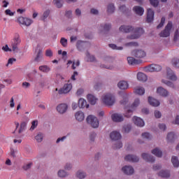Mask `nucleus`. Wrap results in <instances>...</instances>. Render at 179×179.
I'll list each match as a JSON object with an SVG mask.
<instances>
[{"label":"nucleus","mask_w":179,"mask_h":179,"mask_svg":"<svg viewBox=\"0 0 179 179\" xmlns=\"http://www.w3.org/2000/svg\"><path fill=\"white\" fill-rule=\"evenodd\" d=\"M60 44H62V47L66 48V47H68V39L65 38H62L60 39Z\"/></svg>","instance_id":"54"},{"label":"nucleus","mask_w":179,"mask_h":179,"mask_svg":"<svg viewBox=\"0 0 179 179\" xmlns=\"http://www.w3.org/2000/svg\"><path fill=\"white\" fill-rule=\"evenodd\" d=\"M158 128L159 129H160V131H162L163 132H164V131L167 129V126L164 123H159L158 124Z\"/></svg>","instance_id":"59"},{"label":"nucleus","mask_w":179,"mask_h":179,"mask_svg":"<svg viewBox=\"0 0 179 179\" xmlns=\"http://www.w3.org/2000/svg\"><path fill=\"white\" fill-rule=\"evenodd\" d=\"M121 148H122V143L121 141H118L113 145V148L115 149H121Z\"/></svg>","instance_id":"63"},{"label":"nucleus","mask_w":179,"mask_h":179,"mask_svg":"<svg viewBox=\"0 0 179 179\" xmlns=\"http://www.w3.org/2000/svg\"><path fill=\"white\" fill-rule=\"evenodd\" d=\"M132 120L134 125H136V127H139L140 128L145 127V121H143L142 118L137 116H134Z\"/></svg>","instance_id":"14"},{"label":"nucleus","mask_w":179,"mask_h":179,"mask_svg":"<svg viewBox=\"0 0 179 179\" xmlns=\"http://www.w3.org/2000/svg\"><path fill=\"white\" fill-rule=\"evenodd\" d=\"M128 96H127V94L123 95V99L120 101L121 104H122L123 106H125L124 107V110L125 108H129V107H128Z\"/></svg>","instance_id":"40"},{"label":"nucleus","mask_w":179,"mask_h":179,"mask_svg":"<svg viewBox=\"0 0 179 179\" xmlns=\"http://www.w3.org/2000/svg\"><path fill=\"white\" fill-rule=\"evenodd\" d=\"M162 166L160 164H156L152 166V170L154 171H159V170H162Z\"/></svg>","instance_id":"58"},{"label":"nucleus","mask_w":179,"mask_h":179,"mask_svg":"<svg viewBox=\"0 0 179 179\" xmlns=\"http://www.w3.org/2000/svg\"><path fill=\"white\" fill-rule=\"evenodd\" d=\"M131 129V124H125L123 126L122 131L125 134H128L129 132H130Z\"/></svg>","instance_id":"51"},{"label":"nucleus","mask_w":179,"mask_h":179,"mask_svg":"<svg viewBox=\"0 0 179 179\" xmlns=\"http://www.w3.org/2000/svg\"><path fill=\"white\" fill-rule=\"evenodd\" d=\"M78 107L79 108H89V104H87V102L85 99L80 98L78 100Z\"/></svg>","instance_id":"30"},{"label":"nucleus","mask_w":179,"mask_h":179,"mask_svg":"<svg viewBox=\"0 0 179 179\" xmlns=\"http://www.w3.org/2000/svg\"><path fill=\"white\" fill-rule=\"evenodd\" d=\"M53 3L57 8H62V0H53Z\"/></svg>","instance_id":"56"},{"label":"nucleus","mask_w":179,"mask_h":179,"mask_svg":"<svg viewBox=\"0 0 179 179\" xmlns=\"http://www.w3.org/2000/svg\"><path fill=\"white\" fill-rule=\"evenodd\" d=\"M66 139V136H64L62 137H59L56 140V144L59 145L60 143H62Z\"/></svg>","instance_id":"62"},{"label":"nucleus","mask_w":179,"mask_h":179,"mask_svg":"<svg viewBox=\"0 0 179 179\" xmlns=\"http://www.w3.org/2000/svg\"><path fill=\"white\" fill-rule=\"evenodd\" d=\"M171 162L173 166L175 167H178L179 166V161H178V157L173 156L171 158Z\"/></svg>","instance_id":"50"},{"label":"nucleus","mask_w":179,"mask_h":179,"mask_svg":"<svg viewBox=\"0 0 179 179\" xmlns=\"http://www.w3.org/2000/svg\"><path fill=\"white\" fill-rule=\"evenodd\" d=\"M133 34L127 36V40H136L145 34V30L142 28H134Z\"/></svg>","instance_id":"5"},{"label":"nucleus","mask_w":179,"mask_h":179,"mask_svg":"<svg viewBox=\"0 0 179 179\" xmlns=\"http://www.w3.org/2000/svg\"><path fill=\"white\" fill-rule=\"evenodd\" d=\"M64 169L66 171H71L73 169V164L71 162H67L64 164Z\"/></svg>","instance_id":"48"},{"label":"nucleus","mask_w":179,"mask_h":179,"mask_svg":"<svg viewBox=\"0 0 179 179\" xmlns=\"http://www.w3.org/2000/svg\"><path fill=\"white\" fill-rule=\"evenodd\" d=\"M97 136V134L94 132L90 133V141L91 143H93L96 141V137Z\"/></svg>","instance_id":"57"},{"label":"nucleus","mask_w":179,"mask_h":179,"mask_svg":"<svg viewBox=\"0 0 179 179\" xmlns=\"http://www.w3.org/2000/svg\"><path fill=\"white\" fill-rule=\"evenodd\" d=\"M111 23H103L98 27V34L101 37L106 36L107 32L111 30Z\"/></svg>","instance_id":"4"},{"label":"nucleus","mask_w":179,"mask_h":179,"mask_svg":"<svg viewBox=\"0 0 179 179\" xmlns=\"http://www.w3.org/2000/svg\"><path fill=\"white\" fill-rule=\"evenodd\" d=\"M166 141L169 143H173L174 141H176V134L173 132L168 133L166 136Z\"/></svg>","instance_id":"33"},{"label":"nucleus","mask_w":179,"mask_h":179,"mask_svg":"<svg viewBox=\"0 0 179 179\" xmlns=\"http://www.w3.org/2000/svg\"><path fill=\"white\" fill-rule=\"evenodd\" d=\"M37 125H38V120H34L31 122V126L29 129V131H34V129H36V128H37Z\"/></svg>","instance_id":"55"},{"label":"nucleus","mask_w":179,"mask_h":179,"mask_svg":"<svg viewBox=\"0 0 179 179\" xmlns=\"http://www.w3.org/2000/svg\"><path fill=\"white\" fill-rule=\"evenodd\" d=\"M22 43V40L20 39V36L19 34H15L13 41H11V47L13 48V51L14 52H17L19 48L17 45H19Z\"/></svg>","instance_id":"6"},{"label":"nucleus","mask_w":179,"mask_h":179,"mask_svg":"<svg viewBox=\"0 0 179 179\" xmlns=\"http://www.w3.org/2000/svg\"><path fill=\"white\" fill-rule=\"evenodd\" d=\"M74 117L78 122H83V121H85V112L82 110L76 111L74 114Z\"/></svg>","instance_id":"15"},{"label":"nucleus","mask_w":179,"mask_h":179,"mask_svg":"<svg viewBox=\"0 0 179 179\" xmlns=\"http://www.w3.org/2000/svg\"><path fill=\"white\" fill-rule=\"evenodd\" d=\"M56 110L57 113H59V114H61L62 115L65 114L66 111H68V104L60 103L57 106Z\"/></svg>","instance_id":"13"},{"label":"nucleus","mask_w":179,"mask_h":179,"mask_svg":"<svg viewBox=\"0 0 179 179\" xmlns=\"http://www.w3.org/2000/svg\"><path fill=\"white\" fill-rule=\"evenodd\" d=\"M137 79L140 82H146L148 80V76H146V74L142 72H139L137 74Z\"/></svg>","instance_id":"34"},{"label":"nucleus","mask_w":179,"mask_h":179,"mask_svg":"<svg viewBox=\"0 0 179 179\" xmlns=\"http://www.w3.org/2000/svg\"><path fill=\"white\" fill-rule=\"evenodd\" d=\"M18 23L20 24H23L24 26H30L33 23V21L31 19L27 18V17H19L17 19Z\"/></svg>","instance_id":"11"},{"label":"nucleus","mask_w":179,"mask_h":179,"mask_svg":"<svg viewBox=\"0 0 179 179\" xmlns=\"http://www.w3.org/2000/svg\"><path fill=\"white\" fill-rule=\"evenodd\" d=\"M79 65H80V62L79 60H77L76 62H73V64L71 66L72 69H76V68H78V66H79Z\"/></svg>","instance_id":"64"},{"label":"nucleus","mask_w":179,"mask_h":179,"mask_svg":"<svg viewBox=\"0 0 179 179\" xmlns=\"http://www.w3.org/2000/svg\"><path fill=\"white\" fill-rule=\"evenodd\" d=\"M162 66L158 64H151L145 68V72H160Z\"/></svg>","instance_id":"10"},{"label":"nucleus","mask_w":179,"mask_h":179,"mask_svg":"<svg viewBox=\"0 0 179 179\" xmlns=\"http://www.w3.org/2000/svg\"><path fill=\"white\" fill-rule=\"evenodd\" d=\"M44 139V134L43 133H38L37 135L35 136V140L38 143H41L43 140Z\"/></svg>","instance_id":"45"},{"label":"nucleus","mask_w":179,"mask_h":179,"mask_svg":"<svg viewBox=\"0 0 179 179\" xmlns=\"http://www.w3.org/2000/svg\"><path fill=\"white\" fill-rule=\"evenodd\" d=\"M171 64L173 68H179V59L174 58L171 60Z\"/></svg>","instance_id":"49"},{"label":"nucleus","mask_w":179,"mask_h":179,"mask_svg":"<svg viewBox=\"0 0 179 179\" xmlns=\"http://www.w3.org/2000/svg\"><path fill=\"white\" fill-rule=\"evenodd\" d=\"M76 177L78 179H85L86 178V177H87V173H86V171L82 169H79L76 173Z\"/></svg>","instance_id":"25"},{"label":"nucleus","mask_w":179,"mask_h":179,"mask_svg":"<svg viewBox=\"0 0 179 179\" xmlns=\"http://www.w3.org/2000/svg\"><path fill=\"white\" fill-rule=\"evenodd\" d=\"M133 10L135 13L136 15H138V16H142L143 13H145V10L143 8L139 6H136L133 8Z\"/></svg>","instance_id":"29"},{"label":"nucleus","mask_w":179,"mask_h":179,"mask_svg":"<svg viewBox=\"0 0 179 179\" xmlns=\"http://www.w3.org/2000/svg\"><path fill=\"white\" fill-rule=\"evenodd\" d=\"M157 93L159 96H162V97H167V96H169V91H167V90L163 88V87H159L157 89Z\"/></svg>","instance_id":"24"},{"label":"nucleus","mask_w":179,"mask_h":179,"mask_svg":"<svg viewBox=\"0 0 179 179\" xmlns=\"http://www.w3.org/2000/svg\"><path fill=\"white\" fill-rule=\"evenodd\" d=\"M86 62H96V57L94 55H90L89 52H86Z\"/></svg>","instance_id":"36"},{"label":"nucleus","mask_w":179,"mask_h":179,"mask_svg":"<svg viewBox=\"0 0 179 179\" xmlns=\"http://www.w3.org/2000/svg\"><path fill=\"white\" fill-rule=\"evenodd\" d=\"M141 157L143 160H145V162H148V163H155V162H156L155 157L149 153H142Z\"/></svg>","instance_id":"12"},{"label":"nucleus","mask_w":179,"mask_h":179,"mask_svg":"<svg viewBox=\"0 0 179 179\" xmlns=\"http://www.w3.org/2000/svg\"><path fill=\"white\" fill-rule=\"evenodd\" d=\"M151 153L157 157H162V156H163V152L159 148H155L152 150Z\"/></svg>","instance_id":"32"},{"label":"nucleus","mask_w":179,"mask_h":179,"mask_svg":"<svg viewBox=\"0 0 179 179\" xmlns=\"http://www.w3.org/2000/svg\"><path fill=\"white\" fill-rule=\"evenodd\" d=\"M76 16L79 18V17H82V10H80V8H78L75 10L74 12Z\"/></svg>","instance_id":"60"},{"label":"nucleus","mask_w":179,"mask_h":179,"mask_svg":"<svg viewBox=\"0 0 179 179\" xmlns=\"http://www.w3.org/2000/svg\"><path fill=\"white\" fill-rule=\"evenodd\" d=\"M126 162H130L131 163H138L139 162V157L135 155H127L124 157Z\"/></svg>","instance_id":"18"},{"label":"nucleus","mask_w":179,"mask_h":179,"mask_svg":"<svg viewBox=\"0 0 179 179\" xmlns=\"http://www.w3.org/2000/svg\"><path fill=\"white\" fill-rule=\"evenodd\" d=\"M101 68H105L106 69H114V66L113 64H101Z\"/></svg>","instance_id":"61"},{"label":"nucleus","mask_w":179,"mask_h":179,"mask_svg":"<svg viewBox=\"0 0 179 179\" xmlns=\"http://www.w3.org/2000/svg\"><path fill=\"white\" fill-rule=\"evenodd\" d=\"M155 19V12L152 8H148L147 12V22L148 23H152Z\"/></svg>","instance_id":"22"},{"label":"nucleus","mask_w":179,"mask_h":179,"mask_svg":"<svg viewBox=\"0 0 179 179\" xmlns=\"http://www.w3.org/2000/svg\"><path fill=\"white\" fill-rule=\"evenodd\" d=\"M157 176L161 178H170V171L162 169L158 172Z\"/></svg>","instance_id":"23"},{"label":"nucleus","mask_w":179,"mask_h":179,"mask_svg":"<svg viewBox=\"0 0 179 179\" xmlns=\"http://www.w3.org/2000/svg\"><path fill=\"white\" fill-rule=\"evenodd\" d=\"M148 103L150 106H152V107H159V106H160V101L151 96L148 97Z\"/></svg>","instance_id":"28"},{"label":"nucleus","mask_w":179,"mask_h":179,"mask_svg":"<svg viewBox=\"0 0 179 179\" xmlns=\"http://www.w3.org/2000/svg\"><path fill=\"white\" fill-rule=\"evenodd\" d=\"M138 45L139 43L135 41L128 42L124 44V46L127 47L128 48H132V47H138Z\"/></svg>","instance_id":"42"},{"label":"nucleus","mask_w":179,"mask_h":179,"mask_svg":"<svg viewBox=\"0 0 179 179\" xmlns=\"http://www.w3.org/2000/svg\"><path fill=\"white\" fill-rule=\"evenodd\" d=\"M119 10L122 13H128V12H131V8H128L125 4H122L119 6Z\"/></svg>","instance_id":"39"},{"label":"nucleus","mask_w":179,"mask_h":179,"mask_svg":"<svg viewBox=\"0 0 179 179\" xmlns=\"http://www.w3.org/2000/svg\"><path fill=\"white\" fill-rule=\"evenodd\" d=\"M39 71H41V72H43L44 73H48V72L51 71V68L47 65H42L39 66Z\"/></svg>","instance_id":"41"},{"label":"nucleus","mask_w":179,"mask_h":179,"mask_svg":"<svg viewBox=\"0 0 179 179\" xmlns=\"http://www.w3.org/2000/svg\"><path fill=\"white\" fill-rule=\"evenodd\" d=\"M139 104H141V99L137 98L134 100L131 106H129V108H125V113H124V116L127 118H131L134 111L135 110V108L139 107Z\"/></svg>","instance_id":"2"},{"label":"nucleus","mask_w":179,"mask_h":179,"mask_svg":"<svg viewBox=\"0 0 179 179\" xmlns=\"http://www.w3.org/2000/svg\"><path fill=\"white\" fill-rule=\"evenodd\" d=\"M72 90V83L68 82L64 85V86L59 90V94H66Z\"/></svg>","instance_id":"7"},{"label":"nucleus","mask_w":179,"mask_h":179,"mask_svg":"<svg viewBox=\"0 0 179 179\" xmlns=\"http://www.w3.org/2000/svg\"><path fill=\"white\" fill-rule=\"evenodd\" d=\"M111 118L113 122H122L124 121V115L121 113H113Z\"/></svg>","instance_id":"17"},{"label":"nucleus","mask_w":179,"mask_h":179,"mask_svg":"<svg viewBox=\"0 0 179 179\" xmlns=\"http://www.w3.org/2000/svg\"><path fill=\"white\" fill-rule=\"evenodd\" d=\"M87 124L90 125L92 128H94V129L99 128L100 126V120H99V118L93 115H89L86 118Z\"/></svg>","instance_id":"3"},{"label":"nucleus","mask_w":179,"mask_h":179,"mask_svg":"<svg viewBox=\"0 0 179 179\" xmlns=\"http://www.w3.org/2000/svg\"><path fill=\"white\" fill-rule=\"evenodd\" d=\"M87 97L89 103H90V104H92V106H94V104L97 103V98L94 96V95L88 94Z\"/></svg>","instance_id":"35"},{"label":"nucleus","mask_w":179,"mask_h":179,"mask_svg":"<svg viewBox=\"0 0 179 179\" xmlns=\"http://www.w3.org/2000/svg\"><path fill=\"white\" fill-rule=\"evenodd\" d=\"M162 83H164V85H166L169 87H171L172 89H174V87H175L174 83H173V82L168 80L162 79Z\"/></svg>","instance_id":"46"},{"label":"nucleus","mask_w":179,"mask_h":179,"mask_svg":"<svg viewBox=\"0 0 179 179\" xmlns=\"http://www.w3.org/2000/svg\"><path fill=\"white\" fill-rule=\"evenodd\" d=\"M41 59H43V51L41 50H38L37 52L36 57L35 58L36 62H41Z\"/></svg>","instance_id":"44"},{"label":"nucleus","mask_w":179,"mask_h":179,"mask_svg":"<svg viewBox=\"0 0 179 179\" xmlns=\"http://www.w3.org/2000/svg\"><path fill=\"white\" fill-rule=\"evenodd\" d=\"M134 93L138 96H143L145 94V88L143 87H136L134 90Z\"/></svg>","instance_id":"37"},{"label":"nucleus","mask_w":179,"mask_h":179,"mask_svg":"<svg viewBox=\"0 0 179 179\" xmlns=\"http://www.w3.org/2000/svg\"><path fill=\"white\" fill-rule=\"evenodd\" d=\"M117 87L120 89V90H127V89L129 87V85L128 84V82L125 80H121L117 83Z\"/></svg>","instance_id":"26"},{"label":"nucleus","mask_w":179,"mask_h":179,"mask_svg":"<svg viewBox=\"0 0 179 179\" xmlns=\"http://www.w3.org/2000/svg\"><path fill=\"white\" fill-rule=\"evenodd\" d=\"M132 56L135 57L136 58H145L146 57V52L142 50H134L132 52Z\"/></svg>","instance_id":"19"},{"label":"nucleus","mask_w":179,"mask_h":179,"mask_svg":"<svg viewBox=\"0 0 179 179\" xmlns=\"http://www.w3.org/2000/svg\"><path fill=\"white\" fill-rule=\"evenodd\" d=\"M68 176H69V173H68L65 169H59L57 171V177H59V178H66Z\"/></svg>","instance_id":"31"},{"label":"nucleus","mask_w":179,"mask_h":179,"mask_svg":"<svg viewBox=\"0 0 179 179\" xmlns=\"http://www.w3.org/2000/svg\"><path fill=\"white\" fill-rule=\"evenodd\" d=\"M115 13V5L113 3L108 4L106 7V13L108 15H113Z\"/></svg>","instance_id":"27"},{"label":"nucleus","mask_w":179,"mask_h":179,"mask_svg":"<svg viewBox=\"0 0 179 179\" xmlns=\"http://www.w3.org/2000/svg\"><path fill=\"white\" fill-rule=\"evenodd\" d=\"M119 30L122 33H131V31H134V28L131 25H122L120 27Z\"/></svg>","instance_id":"20"},{"label":"nucleus","mask_w":179,"mask_h":179,"mask_svg":"<svg viewBox=\"0 0 179 179\" xmlns=\"http://www.w3.org/2000/svg\"><path fill=\"white\" fill-rule=\"evenodd\" d=\"M166 79L172 80L173 82H176L177 79H178L176 73L169 67L166 68Z\"/></svg>","instance_id":"9"},{"label":"nucleus","mask_w":179,"mask_h":179,"mask_svg":"<svg viewBox=\"0 0 179 179\" xmlns=\"http://www.w3.org/2000/svg\"><path fill=\"white\" fill-rule=\"evenodd\" d=\"M26 127H27V122H22L20 124V129L18 131V134H22V132H23V131H24L26 129Z\"/></svg>","instance_id":"52"},{"label":"nucleus","mask_w":179,"mask_h":179,"mask_svg":"<svg viewBox=\"0 0 179 179\" xmlns=\"http://www.w3.org/2000/svg\"><path fill=\"white\" fill-rule=\"evenodd\" d=\"M50 13H51V11L50 10H45L41 17V20H43V22H45V20H47V17L50 16Z\"/></svg>","instance_id":"47"},{"label":"nucleus","mask_w":179,"mask_h":179,"mask_svg":"<svg viewBox=\"0 0 179 179\" xmlns=\"http://www.w3.org/2000/svg\"><path fill=\"white\" fill-rule=\"evenodd\" d=\"M122 171L124 173V174H126L127 176H132L134 173H135V170L134 169V167L131 166H124L122 168Z\"/></svg>","instance_id":"16"},{"label":"nucleus","mask_w":179,"mask_h":179,"mask_svg":"<svg viewBox=\"0 0 179 179\" xmlns=\"http://www.w3.org/2000/svg\"><path fill=\"white\" fill-rule=\"evenodd\" d=\"M101 103L107 107H111L115 104V95L113 93L103 94L101 97Z\"/></svg>","instance_id":"1"},{"label":"nucleus","mask_w":179,"mask_h":179,"mask_svg":"<svg viewBox=\"0 0 179 179\" xmlns=\"http://www.w3.org/2000/svg\"><path fill=\"white\" fill-rule=\"evenodd\" d=\"M127 62L129 64V65H138V64H139L138 60H136L135 58L131 57H127Z\"/></svg>","instance_id":"43"},{"label":"nucleus","mask_w":179,"mask_h":179,"mask_svg":"<svg viewBox=\"0 0 179 179\" xmlns=\"http://www.w3.org/2000/svg\"><path fill=\"white\" fill-rule=\"evenodd\" d=\"M110 138L112 141H120L122 136H121V133L117 131H113L110 134Z\"/></svg>","instance_id":"21"},{"label":"nucleus","mask_w":179,"mask_h":179,"mask_svg":"<svg viewBox=\"0 0 179 179\" xmlns=\"http://www.w3.org/2000/svg\"><path fill=\"white\" fill-rule=\"evenodd\" d=\"M141 137L143 139H145V141H152V139H153V136H152L149 132L142 133Z\"/></svg>","instance_id":"38"},{"label":"nucleus","mask_w":179,"mask_h":179,"mask_svg":"<svg viewBox=\"0 0 179 179\" xmlns=\"http://www.w3.org/2000/svg\"><path fill=\"white\" fill-rule=\"evenodd\" d=\"M110 48H112V50H124V48L122 46H117L115 44H109Z\"/></svg>","instance_id":"53"},{"label":"nucleus","mask_w":179,"mask_h":179,"mask_svg":"<svg viewBox=\"0 0 179 179\" xmlns=\"http://www.w3.org/2000/svg\"><path fill=\"white\" fill-rule=\"evenodd\" d=\"M173 27V23L171 22H169L167 25L165 27L164 30H163L160 34V37H169L170 36V31Z\"/></svg>","instance_id":"8"}]
</instances>
